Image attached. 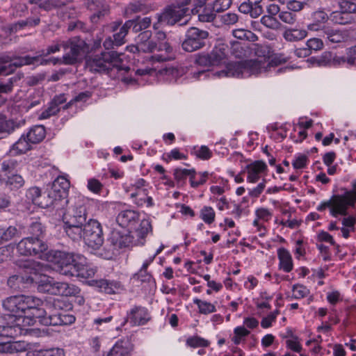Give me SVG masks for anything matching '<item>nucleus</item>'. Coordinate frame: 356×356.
Instances as JSON below:
<instances>
[{
	"instance_id": "nucleus-56",
	"label": "nucleus",
	"mask_w": 356,
	"mask_h": 356,
	"mask_svg": "<svg viewBox=\"0 0 356 356\" xmlns=\"http://www.w3.org/2000/svg\"><path fill=\"white\" fill-rule=\"evenodd\" d=\"M15 248V245L13 243L0 248V264L12 257Z\"/></svg>"
},
{
	"instance_id": "nucleus-9",
	"label": "nucleus",
	"mask_w": 356,
	"mask_h": 356,
	"mask_svg": "<svg viewBox=\"0 0 356 356\" xmlns=\"http://www.w3.org/2000/svg\"><path fill=\"white\" fill-rule=\"evenodd\" d=\"M152 42L155 46L153 47V51L159 52L152 56L151 58L154 62H165L175 58V55L170 38L165 32L160 31L159 29L154 30Z\"/></svg>"
},
{
	"instance_id": "nucleus-55",
	"label": "nucleus",
	"mask_w": 356,
	"mask_h": 356,
	"mask_svg": "<svg viewBox=\"0 0 356 356\" xmlns=\"http://www.w3.org/2000/svg\"><path fill=\"white\" fill-rule=\"evenodd\" d=\"M193 153L199 159L202 160H208L212 156V152L208 147L202 145L201 147H194Z\"/></svg>"
},
{
	"instance_id": "nucleus-10",
	"label": "nucleus",
	"mask_w": 356,
	"mask_h": 356,
	"mask_svg": "<svg viewBox=\"0 0 356 356\" xmlns=\"http://www.w3.org/2000/svg\"><path fill=\"white\" fill-rule=\"evenodd\" d=\"M70 186V181L64 176H58L54 181L47 197L52 202L51 207L56 211L62 210L67 204Z\"/></svg>"
},
{
	"instance_id": "nucleus-18",
	"label": "nucleus",
	"mask_w": 356,
	"mask_h": 356,
	"mask_svg": "<svg viewBox=\"0 0 356 356\" xmlns=\"http://www.w3.org/2000/svg\"><path fill=\"white\" fill-rule=\"evenodd\" d=\"M343 201L340 195H334L329 200L319 204L317 207V210L318 211H323L326 208H329L330 214L334 217H337L339 215L346 216L347 211Z\"/></svg>"
},
{
	"instance_id": "nucleus-7",
	"label": "nucleus",
	"mask_w": 356,
	"mask_h": 356,
	"mask_svg": "<svg viewBox=\"0 0 356 356\" xmlns=\"http://www.w3.org/2000/svg\"><path fill=\"white\" fill-rule=\"evenodd\" d=\"M79 237L71 238L73 241L83 239L85 243L94 250L99 249L104 243L103 232L98 220L90 218L80 227Z\"/></svg>"
},
{
	"instance_id": "nucleus-2",
	"label": "nucleus",
	"mask_w": 356,
	"mask_h": 356,
	"mask_svg": "<svg viewBox=\"0 0 356 356\" xmlns=\"http://www.w3.org/2000/svg\"><path fill=\"white\" fill-rule=\"evenodd\" d=\"M45 301L32 296H15L3 301V308L10 313L14 314L17 317L22 318V322L25 321V316L42 320L46 316V309L44 305Z\"/></svg>"
},
{
	"instance_id": "nucleus-64",
	"label": "nucleus",
	"mask_w": 356,
	"mask_h": 356,
	"mask_svg": "<svg viewBox=\"0 0 356 356\" xmlns=\"http://www.w3.org/2000/svg\"><path fill=\"white\" fill-rule=\"evenodd\" d=\"M232 0H216L213 3V11L215 13H221L227 10L232 5Z\"/></svg>"
},
{
	"instance_id": "nucleus-23",
	"label": "nucleus",
	"mask_w": 356,
	"mask_h": 356,
	"mask_svg": "<svg viewBox=\"0 0 356 356\" xmlns=\"http://www.w3.org/2000/svg\"><path fill=\"white\" fill-rule=\"evenodd\" d=\"M74 0H65L66 3H70ZM90 1L88 7L90 10L94 11V14L90 17L92 22L96 23L102 17L108 13V6L104 0H88Z\"/></svg>"
},
{
	"instance_id": "nucleus-59",
	"label": "nucleus",
	"mask_w": 356,
	"mask_h": 356,
	"mask_svg": "<svg viewBox=\"0 0 356 356\" xmlns=\"http://www.w3.org/2000/svg\"><path fill=\"white\" fill-rule=\"evenodd\" d=\"M60 111V108L56 103L54 101L50 103L47 108L43 111L40 115V119H47L51 116L55 115Z\"/></svg>"
},
{
	"instance_id": "nucleus-16",
	"label": "nucleus",
	"mask_w": 356,
	"mask_h": 356,
	"mask_svg": "<svg viewBox=\"0 0 356 356\" xmlns=\"http://www.w3.org/2000/svg\"><path fill=\"white\" fill-rule=\"evenodd\" d=\"M134 191L130 193V197L138 206L146 204L147 207H152L154 201L152 197L148 196V184L143 179H137L131 186Z\"/></svg>"
},
{
	"instance_id": "nucleus-46",
	"label": "nucleus",
	"mask_w": 356,
	"mask_h": 356,
	"mask_svg": "<svg viewBox=\"0 0 356 356\" xmlns=\"http://www.w3.org/2000/svg\"><path fill=\"white\" fill-rule=\"evenodd\" d=\"M133 23L131 22H126L120 29L119 31L113 35L115 44L116 46H120L125 42L124 38L130 29V26Z\"/></svg>"
},
{
	"instance_id": "nucleus-35",
	"label": "nucleus",
	"mask_w": 356,
	"mask_h": 356,
	"mask_svg": "<svg viewBox=\"0 0 356 356\" xmlns=\"http://www.w3.org/2000/svg\"><path fill=\"white\" fill-rule=\"evenodd\" d=\"M346 63L349 65L356 64V46L348 49L347 57L332 55V65H341Z\"/></svg>"
},
{
	"instance_id": "nucleus-6",
	"label": "nucleus",
	"mask_w": 356,
	"mask_h": 356,
	"mask_svg": "<svg viewBox=\"0 0 356 356\" xmlns=\"http://www.w3.org/2000/svg\"><path fill=\"white\" fill-rule=\"evenodd\" d=\"M156 22L153 24L154 30H157L161 25H174L182 20L180 25L186 24L190 19L189 8L184 7L182 2L177 6L167 7L161 13H156Z\"/></svg>"
},
{
	"instance_id": "nucleus-52",
	"label": "nucleus",
	"mask_w": 356,
	"mask_h": 356,
	"mask_svg": "<svg viewBox=\"0 0 356 356\" xmlns=\"http://www.w3.org/2000/svg\"><path fill=\"white\" fill-rule=\"evenodd\" d=\"M152 227L151 221L149 218H145L141 220L139 227L136 229L137 234L140 238H144L147 234L152 232Z\"/></svg>"
},
{
	"instance_id": "nucleus-51",
	"label": "nucleus",
	"mask_w": 356,
	"mask_h": 356,
	"mask_svg": "<svg viewBox=\"0 0 356 356\" xmlns=\"http://www.w3.org/2000/svg\"><path fill=\"white\" fill-rule=\"evenodd\" d=\"M338 5L340 10L348 14L356 13V3L352 0H339Z\"/></svg>"
},
{
	"instance_id": "nucleus-22",
	"label": "nucleus",
	"mask_w": 356,
	"mask_h": 356,
	"mask_svg": "<svg viewBox=\"0 0 356 356\" xmlns=\"http://www.w3.org/2000/svg\"><path fill=\"white\" fill-rule=\"evenodd\" d=\"M91 285L97 288L99 291L108 294L120 293L123 290V285L121 282L114 280L100 279L92 280Z\"/></svg>"
},
{
	"instance_id": "nucleus-32",
	"label": "nucleus",
	"mask_w": 356,
	"mask_h": 356,
	"mask_svg": "<svg viewBox=\"0 0 356 356\" xmlns=\"http://www.w3.org/2000/svg\"><path fill=\"white\" fill-rule=\"evenodd\" d=\"M31 149V143L26 137L25 134H22L21 137L12 145L9 149L10 156H18L25 154Z\"/></svg>"
},
{
	"instance_id": "nucleus-29",
	"label": "nucleus",
	"mask_w": 356,
	"mask_h": 356,
	"mask_svg": "<svg viewBox=\"0 0 356 356\" xmlns=\"http://www.w3.org/2000/svg\"><path fill=\"white\" fill-rule=\"evenodd\" d=\"M75 321V317L72 314L63 312L51 317H45L42 320V324L44 325H70Z\"/></svg>"
},
{
	"instance_id": "nucleus-13",
	"label": "nucleus",
	"mask_w": 356,
	"mask_h": 356,
	"mask_svg": "<svg viewBox=\"0 0 356 356\" xmlns=\"http://www.w3.org/2000/svg\"><path fill=\"white\" fill-rule=\"evenodd\" d=\"M15 247L22 255H38L40 258H42L44 252L47 250V245L40 238L33 237L22 238Z\"/></svg>"
},
{
	"instance_id": "nucleus-63",
	"label": "nucleus",
	"mask_w": 356,
	"mask_h": 356,
	"mask_svg": "<svg viewBox=\"0 0 356 356\" xmlns=\"http://www.w3.org/2000/svg\"><path fill=\"white\" fill-rule=\"evenodd\" d=\"M261 22L267 28L277 29L280 25L278 20L273 16L266 15L261 18Z\"/></svg>"
},
{
	"instance_id": "nucleus-36",
	"label": "nucleus",
	"mask_w": 356,
	"mask_h": 356,
	"mask_svg": "<svg viewBox=\"0 0 356 356\" xmlns=\"http://www.w3.org/2000/svg\"><path fill=\"white\" fill-rule=\"evenodd\" d=\"M45 134L44 127L42 125H37L31 127L25 136L32 145L41 142L44 138Z\"/></svg>"
},
{
	"instance_id": "nucleus-28",
	"label": "nucleus",
	"mask_w": 356,
	"mask_h": 356,
	"mask_svg": "<svg viewBox=\"0 0 356 356\" xmlns=\"http://www.w3.org/2000/svg\"><path fill=\"white\" fill-rule=\"evenodd\" d=\"M25 124V120L21 119H10L6 120L3 118H0V139L6 137L10 133L14 131Z\"/></svg>"
},
{
	"instance_id": "nucleus-21",
	"label": "nucleus",
	"mask_w": 356,
	"mask_h": 356,
	"mask_svg": "<svg viewBox=\"0 0 356 356\" xmlns=\"http://www.w3.org/2000/svg\"><path fill=\"white\" fill-rule=\"evenodd\" d=\"M44 306V309H46L47 317H51L54 315L59 314L72 308L71 304L60 298L46 300Z\"/></svg>"
},
{
	"instance_id": "nucleus-15",
	"label": "nucleus",
	"mask_w": 356,
	"mask_h": 356,
	"mask_svg": "<svg viewBox=\"0 0 356 356\" xmlns=\"http://www.w3.org/2000/svg\"><path fill=\"white\" fill-rule=\"evenodd\" d=\"M208 36L207 31L191 27L186 31L185 40L181 44L182 48L188 52L196 51L205 45V40Z\"/></svg>"
},
{
	"instance_id": "nucleus-41",
	"label": "nucleus",
	"mask_w": 356,
	"mask_h": 356,
	"mask_svg": "<svg viewBox=\"0 0 356 356\" xmlns=\"http://www.w3.org/2000/svg\"><path fill=\"white\" fill-rule=\"evenodd\" d=\"M351 190H346L343 194L340 195L346 211L349 207H353L356 202V180L351 182Z\"/></svg>"
},
{
	"instance_id": "nucleus-26",
	"label": "nucleus",
	"mask_w": 356,
	"mask_h": 356,
	"mask_svg": "<svg viewBox=\"0 0 356 356\" xmlns=\"http://www.w3.org/2000/svg\"><path fill=\"white\" fill-rule=\"evenodd\" d=\"M29 200H31L33 204L38 205L41 208H47L51 207L52 202L49 199L41 194V191L38 187L30 188L26 194Z\"/></svg>"
},
{
	"instance_id": "nucleus-45",
	"label": "nucleus",
	"mask_w": 356,
	"mask_h": 356,
	"mask_svg": "<svg viewBox=\"0 0 356 356\" xmlns=\"http://www.w3.org/2000/svg\"><path fill=\"white\" fill-rule=\"evenodd\" d=\"M332 55L330 51H325L321 56L312 57L308 61L317 66L332 65Z\"/></svg>"
},
{
	"instance_id": "nucleus-27",
	"label": "nucleus",
	"mask_w": 356,
	"mask_h": 356,
	"mask_svg": "<svg viewBox=\"0 0 356 356\" xmlns=\"http://www.w3.org/2000/svg\"><path fill=\"white\" fill-rule=\"evenodd\" d=\"M229 52L227 44L219 42H218L209 54L213 62V65H219L225 63V60Z\"/></svg>"
},
{
	"instance_id": "nucleus-31",
	"label": "nucleus",
	"mask_w": 356,
	"mask_h": 356,
	"mask_svg": "<svg viewBox=\"0 0 356 356\" xmlns=\"http://www.w3.org/2000/svg\"><path fill=\"white\" fill-rule=\"evenodd\" d=\"M312 22L308 24L307 29L310 31H317L325 27V24L330 19L327 14L323 10H318L312 15Z\"/></svg>"
},
{
	"instance_id": "nucleus-30",
	"label": "nucleus",
	"mask_w": 356,
	"mask_h": 356,
	"mask_svg": "<svg viewBox=\"0 0 356 356\" xmlns=\"http://www.w3.org/2000/svg\"><path fill=\"white\" fill-rule=\"evenodd\" d=\"M133 350L131 343L126 339L116 341L106 356H131Z\"/></svg>"
},
{
	"instance_id": "nucleus-49",
	"label": "nucleus",
	"mask_w": 356,
	"mask_h": 356,
	"mask_svg": "<svg viewBox=\"0 0 356 356\" xmlns=\"http://www.w3.org/2000/svg\"><path fill=\"white\" fill-rule=\"evenodd\" d=\"M216 213L214 209L210 206L203 207L200 211V218L206 223L211 224L214 222Z\"/></svg>"
},
{
	"instance_id": "nucleus-4",
	"label": "nucleus",
	"mask_w": 356,
	"mask_h": 356,
	"mask_svg": "<svg viewBox=\"0 0 356 356\" xmlns=\"http://www.w3.org/2000/svg\"><path fill=\"white\" fill-rule=\"evenodd\" d=\"M123 54L114 51H102L99 54L89 56L86 60V67L92 72H106L112 67L118 71H128L129 67L123 64Z\"/></svg>"
},
{
	"instance_id": "nucleus-40",
	"label": "nucleus",
	"mask_w": 356,
	"mask_h": 356,
	"mask_svg": "<svg viewBox=\"0 0 356 356\" xmlns=\"http://www.w3.org/2000/svg\"><path fill=\"white\" fill-rule=\"evenodd\" d=\"M24 184L25 181L19 174L16 173L7 176L6 186L11 191H17L24 186Z\"/></svg>"
},
{
	"instance_id": "nucleus-3",
	"label": "nucleus",
	"mask_w": 356,
	"mask_h": 356,
	"mask_svg": "<svg viewBox=\"0 0 356 356\" xmlns=\"http://www.w3.org/2000/svg\"><path fill=\"white\" fill-rule=\"evenodd\" d=\"M65 206L62 214L64 230L70 238L79 237L80 227L87 220L86 200L80 196L71 197Z\"/></svg>"
},
{
	"instance_id": "nucleus-62",
	"label": "nucleus",
	"mask_w": 356,
	"mask_h": 356,
	"mask_svg": "<svg viewBox=\"0 0 356 356\" xmlns=\"http://www.w3.org/2000/svg\"><path fill=\"white\" fill-rule=\"evenodd\" d=\"M186 344L193 348L207 347L209 345V342L200 337H192L186 340Z\"/></svg>"
},
{
	"instance_id": "nucleus-42",
	"label": "nucleus",
	"mask_w": 356,
	"mask_h": 356,
	"mask_svg": "<svg viewBox=\"0 0 356 356\" xmlns=\"http://www.w3.org/2000/svg\"><path fill=\"white\" fill-rule=\"evenodd\" d=\"M20 162L15 159H6L1 163V171L5 176H9L19 168Z\"/></svg>"
},
{
	"instance_id": "nucleus-20",
	"label": "nucleus",
	"mask_w": 356,
	"mask_h": 356,
	"mask_svg": "<svg viewBox=\"0 0 356 356\" xmlns=\"http://www.w3.org/2000/svg\"><path fill=\"white\" fill-rule=\"evenodd\" d=\"M247 181L251 184L257 183L260 178L265 177L267 165L261 161H256L248 164L245 168Z\"/></svg>"
},
{
	"instance_id": "nucleus-44",
	"label": "nucleus",
	"mask_w": 356,
	"mask_h": 356,
	"mask_svg": "<svg viewBox=\"0 0 356 356\" xmlns=\"http://www.w3.org/2000/svg\"><path fill=\"white\" fill-rule=\"evenodd\" d=\"M193 303L197 306L199 312L202 314L207 315L216 312V307L214 304L202 300L199 298H194Z\"/></svg>"
},
{
	"instance_id": "nucleus-39",
	"label": "nucleus",
	"mask_w": 356,
	"mask_h": 356,
	"mask_svg": "<svg viewBox=\"0 0 356 356\" xmlns=\"http://www.w3.org/2000/svg\"><path fill=\"white\" fill-rule=\"evenodd\" d=\"M20 235V231L14 226L8 227L0 226V244L8 242L15 237H19Z\"/></svg>"
},
{
	"instance_id": "nucleus-57",
	"label": "nucleus",
	"mask_w": 356,
	"mask_h": 356,
	"mask_svg": "<svg viewBox=\"0 0 356 356\" xmlns=\"http://www.w3.org/2000/svg\"><path fill=\"white\" fill-rule=\"evenodd\" d=\"M327 38L332 43H338L344 40L345 35L339 31H334L332 29H327L325 31Z\"/></svg>"
},
{
	"instance_id": "nucleus-61",
	"label": "nucleus",
	"mask_w": 356,
	"mask_h": 356,
	"mask_svg": "<svg viewBox=\"0 0 356 356\" xmlns=\"http://www.w3.org/2000/svg\"><path fill=\"white\" fill-rule=\"evenodd\" d=\"M238 15L235 13L229 12L220 16V22L224 25L232 26L238 21Z\"/></svg>"
},
{
	"instance_id": "nucleus-5",
	"label": "nucleus",
	"mask_w": 356,
	"mask_h": 356,
	"mask_svg": "<svg viewBox=\"0 0 356 356\" xmlns=\"http://www.w3.org/2000/svg\"><path fill=\"white\" fill-rule=\"evenodd\" d=\"M27 281L35 282L38 291L54 296H76L80 293L78 286L67 282H55L51 277L41 274L39 277H29Z\"/></svg>"
},
{
	"instance_id": "nucleus-11",
	"label": "nucleus",
	"mask_w": 356,
	"mask_h": 356,
	"mask_svg": "<svg viewBox=\"0 0 356 356\" xmlns=\"http://www.w3.org/2000/svg\"><path fill=\"white\" fill-rule=\"evenodd\" d=\"M63 49L65 51L63 56V63L72 65L88 53L89 47L83 40L79 37H74L65 41Z\"/></svg>"
},
{
	"instance_id": "nucleus-48",
	"label": "nucleus",
	"mask_w": 356,
	"mask_h": 356,
	"mask_svg": "<svg viewBox=\"0 0 356 356\" xmlns=\"http://www.w3.org/2000/svg\"><path fill=\"white\" fill-rule=\"evenodd\" d=\"M232 35L234 38L240 40H245L252 42L257 40V36L254 33L244 29H237L233 30Z\"/></svg>"
},
{
	"instance_id": "nucleus-47",
	"label": "nucleus",
	"mask_w": 356,
	"mask_h": 356,
	"mask_svg": "<svg viewBox=\"0 0 356 356\" xmlns=\"http://www.w3.org/2000/svg\"><path fill=\"white\" fill-rule=\"evenodd\" d=\"M208 0H184L182 3L184 7L189 8V13L195 15L199 13Z\"/></svg>"
},
{
	"instance_id": "nucleus-50",
	"label": "nucleus",
	"mask_w": 356,
	"mask_h": 356,
	"mask_svg": "<svg viewBox=\"0 0 356 356\" xmlns=\"http://www.w3.org/2000/svg\"><path fill=\"white\" fill-rule=\"evenodd\" d=\"M309 294V289L302 284H296L292 286L291 298L293 299H302L307 297Z\"/></svg>"
},
{
	"instance_id": "nucleus-1",
	"label": "nucleus",
	"mask_w": 356,
	"mask_h": 356,
	"mask_svg": "<svg viewBox=\"0 0 356 356\" xmlns=\"http://www.w3.org/2000/svg\"><path fill=\"white\" fill-rule=\"evenodd\" d=\"M279 64L280 61L276 58L270 60L266 57H258L253 60L228 63L222 70L215 72L210 73L206 70H197L192 71L191 74L196 79H200L202 76H208L210 74L219 78H247L252 75H258L273 71L275 73H281L289 69L288 67L277 68Z\"/></svg>"
},
{
	"instance_id": "nucleus-19",
	"label": "nucleus",
	"mask_w": 356,
	"mask_h": 356,
	"mask_svg": "<svg viewBox=\"0 0 356 356\" xmlns=\"http://www.w3.org/2000/svg\"><path fill=\"white\" fill-rule=\"evenodd\" d=\"M12 324L0 325V337L15 338L22 334V318L17 317L14 314H8Z\"/></svg>"
},
{
	"instance_id": "nucleus-33",
	"label": "nucleus",
	"mask_w": 356,
	"mask_h": 356,
	"mask_svg": "<svg viewBox=\"0 0 356 356\" xmlns=\"http://www.w3.org/2000/svg\"><path fill=\"white\" fill-rule=\"evenodd\" d=\"M152 32L149 31H145L138 34L136 39V42L138 44V48L141 52L151 53L153 52V47L154 43L152 42Z\"/></svg>"
},
{
	"instance_id": "nucleus-34",
	"label": "nucleus",
	"mask_w": 356,
	"mask_h": 356,
	"mask_svg": "<svg viewBox=\"0 0 356 356\" xmlns=\"http://www.w3.org/2000/svg\"><path fill=\"white\" fill-rule=\"evenodd\" d=\"M280 268L286 273H289L293 270V264L292 257L290 252L285 248H280L277 250Z\"/></svg>"
},
{
	"instance_id": "nucleus-38",
	"label": "nucleus",
	"mask_w": 356,
	"mask_h": 356,
	"mask_svg": "<svg viewBox=\"0 0 356 356\" xmlns=\"http://www.w3.org/2000/svg\"><path fill=\"white\" fill-rule=\"evenodd\" d=\"M307 31L302 29L286 28L283 32V38L288 42H296L306 38Z\"/></svg>"
},
{
	"instance_id": "nucleus-8",
	"label": "nucleus",
	"mask_w": 356,
	"mask_h": 356,
	"mask_svg": "<svg viewBox=\"0 0 356 356\" xmlns=\"http://www.w3.org/2000/svg\"><path fill=\"white\" fill-rule=\"evenodd\" d=\"M47 259L55 265L54 268L60 274L72 277L75 275V263L76 256L72 253H68L59 250H51L45 253Z\"/></svg>"
},
{
	"instance_id": "nucleus-58",
	"label": "nucleus",
	"mask_w": 356,
	"mask_h": 356,
	"mask_svg": "<svg viewBox=\"0 0 356 356\" xmlns=\"http://www.w3.org/2000/svg\"><path fill=\"white\" fill-rule=\"evenodd\" d=\"M195 65L197 67H209L213 65V62L209 54H197L195 56Z\"/></svg>"
},
{
	"instance_id": "nucleus-24",
	"label": "nucleus",
	"mask_w": 356,
	"mask_h": 356,
	"mask_svg": "<svg viewBox=\"0 0 356 356\" xmlns=\"http://www.w3.org/2000/svg\"><path fill=\"white\" fill-rule=\"evenodd\" d=\"M139 220V214L134 210L122 211L116 217L117 223L122 227L129 229L135 228L136 224Z\"/></svg>"
},
{
	"instance_id": "nucleus-17",
	"label": "nucleus",
	"mask_w": 356,
	"mask_h": 356,
	"mask_svg": "<svg viewBox=\"0 0 356 356\" xmlns=\"http://www.w3.org/2000/svg\"><path fill=\"white\" fill-rule=\"evenodd\" d=\"M150 319V314L146 307L134 305L127 312L122 325L129 323L131 327L141 326L147 324Z\"/></svg>"
},
{
	"instance_id": "nucleus-12",
	"label": "nucleus",
	"mask_w": 356,
	"mask_h": 356,
	"mask_svg": "<svg viewBox=\"0 0 356 356\" xmlns=\"http://www.w3.org/2000/svg\"><path fill=\"white\" fill-rule=\"evenodd\" d=\"M41 60V56L2 55L0 56V75H8L17 67L25 65L35 64Z\"/></svg>"
},
{
	"instance_id": "nucleus-54",
	"label": "nucleus",
	"mask_w": 356,
	"mask_h": 356,
	"mask_svg": "<svg viewBox=\"0 0 356 356\" xmlns=\"http://www.w3.org/2000/svg\"><path fill=\"white\" fill-rule=\"evenodd\" d=\"M208 176L207 172H200L198 174V177H197V175L195 174V170H193V175L191 176L190 182L191 185L193 188H197L200 185L204 184Z\"/></svg>"
},
{
	"instance_id": "nucleus-53",
	"label": "nucleus",
	"mask_w": 356,
	"mask_h": 356,
	"mask_svg": "<svg viewBox=\"0 0 356 356\" xmlns=\"http://www.w3.org/2000/svg\"><path fill=\"white\" fill-rule=\"evenodd\" d=\"M63 3L60 0H40L38 8L45 11H50L61 7Z\"/></svg>"
},
{
	"instance_id": "nucleus-25",
	"label": "nucleus",
	"mask_w": 356,
	"mask_h": 356,
	"mask_svg": "<svg viewBox=\"0 0 356 356\" xmlns=\"http://www.w3.org/2000/svg\"><path fill=\"white\" fill-rule=\"evenodd\" d=\"M75 275L83 278H90L95 275L97 269L86 263L85 257L79 254L76 256V263H75Z\"/></svg>"
},
{
	"instance_id": "nucleus-37",
	"label": "nucleus",
	"mask_w": 356,
	"mask_h": 356,
	"mask_svg": "<svg viewBox=\"0 0 356 356\" xmlns=\"http://www.w3.org/2000/svg\"><path fill=\"white\" fill-rule=\"evenodd\" d=\"M330 19L334 24L345 25L351 24L354 21V17L352 15L339 9L330 13Z\"/></svg>"
},
{
	"instance_id": "nucleus-43",
	"label": "nucleus",
	"mask_w": 356,
	"mask_h": 356,
	"mask_svg": "<svg viewBox=\"0 0 356 356\" xmlns=\"http://www.w3.org/2000/svg\"><path fill=\"white\" fill-rule=\"evenodd\" d=\"M127 22H131L133 23L130 26V29H132V31L134 33H138L145 30L149 27L152 24V19L149 17H145L143 18L137 17L135 19L128 20Z\"/></svg>"
},
{
	"instance_id": "nucleus-14",
	"label": "nucleus",
	"mask_w": 356,
	"mask_h": 356,
	"mask_svg": "<svg viewBox=\"0 0 356 356\" xmlns=\"http://www.w3.org/2000/svg\"><path fill=\"white\" fill-rule=\"evenodd\" d=\"M23 266L24 271L29 273L30 275L26 278L19 275L10 276L8 280V284L11 289L15 290L21 289L23 283H31L30 281H27L29 277H39L40 272L42 270V266L39 262L34 261H26Z\"/></svg>"
},
{
	"instance_id": "nucleus-60",
	"label": "nucleus",
	"mask_w": 356,
	"mask_h": 356,
	"mask_svg": "<svg viewBox=\"0 0 356 356\" xmlns=\"http://www.w3.org/2000/svg\"><path fill=\"white\" fill-rule=\"evenodd\" d=\"M165 75L171 76L170 81H176L179 77L186 73V70L183 67H168L165 69Z\"/></svg>"
}]
</instances>
